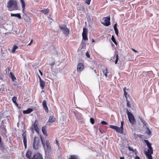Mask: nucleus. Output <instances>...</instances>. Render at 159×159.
<instances>
[{"label":"nucleus","mask_w":159,"mask_h":159,"mask_svg":"<svg viewBox=\"0 0 159 159\" xmlns=\"http://www.w3.org/2000/svg\"><path fill=\"white\" fill-rule=\"evenodd\" d=\"M7 7L8 10L10 11L17 10V1L15 0H10L7 2Z\"/></svg>","instance_id":"nucleus-1"},{"label":"nucleus","mask_w":159,"mask_h":159,"mask_svg":"<svg viewBox=\"0 0 159 159\" xmlns=\"http://www.w3.org/2000/svg\"><path fill=\"white\" fill-rule=\"evenodd\" d=\"M126 113L129 122L132 125H134L136 122V120L134 116L131 112L129 111L128 109H126Z\"/></svg>","instance_id":"nucleus-2"},{"label":"nucleus","mask_w":159,"mask_h":159,"mask_svg":"<svg viewBox=\"0 0 159 159\" xmlns=\"http://www.w3.org/2000/svg\"><path fill=\"white\" fill-rule=\"evenodd\" d=\"M41 138L43 146L44 148L45 152L48 153L51 150V147L49 142L47 140L46 141V144H45L44 143L41 137Z\"/></svg>","instance_id":"nucleus-3"},{"label":"nucleus","mask_w":159,"mask_h":159,"mask_svg":"<svg viewBox=\"0 0 159 159\" xmlns=\"http://www.w3.org/2000/svg\"><path fill=\"white\" fill-rule=\"evenodd\" d=\"M40 139L37 137H35L34 139L33 148L35 150L39 149V146Z\"/></svg>","instance_id":"nucleus-4"},{"label":"nucleus","mask_w":159,"mask_h":159,"mask_svg":"<svg viewBox=\"0 0 159 159\" xmlns=\"http://www.w3.org/2000/svg\"><path fill=\"white\" fill-rule=\"evenodd\" d=\"M59 27L61 30L63 32V34L66 36L68 35L69 33V30L65 25H61L59 26Z\"/></svg>","instance_id":"nucleus-5"},{"label":"nucleus","mask_w":159,"mask_h":159,"mask_svg":"<svg viewBox=\"0 0 159 159\" xmlns=\"http://www.w3.org/2000/svg\"><path fill=\"white\" fill-rule=\"evenodd\" d=\"M104 22H102L101 23L106 26H108L110 24V18L109 16L106 17L104 18Z\"/></svg>","instance_id":"nucleus-6"},{"label":"nucleus","mask_w":159,"mask_h":159,"mask_svg":"<svg viewBox=\"0 0 159 159\" xmlns=\"http://www.w3.org/2000/svg\"><path fill=\"white\" fill-rule=\"evenodd\" d=\"M87 29L85 28H84L83 29V32L82 34V36L83 39L84 40L87 41L88 40V38L87 35Z\"/></svg>","instance_id":"nucleus-7"},{"label":"nucleus","mask_w":159,"mask_h":159,"mask_svg":"<svg viewBox=\"0 0 159 159\" xmlns=\"http://www.w3.org/2000/svg\"><path fill=\"white\" fill-rule=\"evenodd\" d=\"M22 136L23 138V143L24 144L25 149L27 148V138L26 134L25 132H24L22 134Z\"/></svg>","instance_id":"nucleus-8"},{"label":"nucleus","mask_w":159,"mask_h":159,"mask_svg":"<svg viewBox=\"0 0 159 159\" xmlns=\"http://www.w3.org/2000/svg\"><path fill=\"white\" fill-rule=\"evenodd\" d=\"M84 69V66L82 63H79L77 65V70L78 72H81Z\"/></svg>","instance_id":"nucleus-9"},{"label":"nucleus","mask_w":159,"mask_h":159,"mask_svg":"<svg viewBox=\"0 0 159 159\" xmlns=\"http://www.w3.org/2000/svg\"><path fill=\"white\" fill-rule=\"evenodd\" d=\"M33 159H43L42 156L39 153H35L33 157Z\"/></svg>","instance_id":"nucleus-10"},{"label":"nucleus","mask_w":159,"mask_h":159,"mask_svg":"<svg viewBox=\"0 0 159 159\" xmlns=\"http://www.w3.org/2000/svg\"><path fill=\"white\" fill-rule=\"evenodd\" d=\"M42 104L43 109L45 110V111L48 113V109L46 101L45 100L43 101Z\"/></svg>","instance_id":"nucleus-11"},{"label":"nucleus","mask_w":159,"mask_h":159,"mask_svg":"<svg viewBox=\"0 0 159 159\" xmlns=\"http://www.w3.org/2000/svg\"><path fill=\"white\" fill-rule=\"evenodd\" d=\"M39 82L40 84V86L42 89H43L45 85V82L43 81L41 79V78L39 76Z\"/></svg>","instance_id":"nucleus-12"},{"label":"nucleus","mask_w":159,"mask_h":159,"mask_svg":"<svg viewBox=\"0 0 159 159\" xmlns=\"http://www.w3.org/2000/svg\"><path fill=\"white\" fill-rule=\"evenodd\" d=\"M123 128L121 127H117L116 131V132L119 133H120L122 134L123 133Z\"/></svg>","instance_id":"nucleus-13"},{"label":"nucleus","mask_w":159,"mask_h":159,"mask_svg":"<svg viewBox=\"0 0 159 159\" xmlns=\"http://www.w3.org/2000/svg\"><path fill=\"white\" fill-rule=\"evenodd\" d=\"M11 16L16 17L17 18H18L19 19H21V17L20 13L13 14L12 13H11Z\"/></svg>","instance_id":"nucleus-14"},{"label":"nucleus","mask_w":159,"mask_h":159,"mask_svg":"<svg viewBox=\"0 0 159 159\" xmlns=\"http://www.w3.org/2000/svg\"><path fill=\"white\" fill-rule=\"evenodd\" d=\"M34 130L37 132L38 133L39 132V129L38 127V123L36 121H35L34 123Z\"/></svg>","instance_id":"nucleus-15"},{"label":"nucleus","mask_w":159,"mask_h":159,"mask_svg":"<svg viewBox=\"0 0 159 159\" xmlns=\"http://www.w3.org/2000/svg\"><path fill=\"white\" fill-rule=\"evenodd\" d=\"M31 154L32 152L31 151H28L26 153L27 157L29 159H33V157L31 156Z\"/></svg>","instance_id":"nucleus-16"},{"label":"nucleus","mask_w":159,"mask_h":159,"mask_svg":"<svg viewBox=\"0 0 159 159\" xmlns=\"http://www.w3.org/2000/svg\"><path fill=\"white\" fill-rule=\"evenodd\" d=\"M69 159H80L78 156L76 155H71L69 156Z\"/></svg>","instance_id":"nucleus-17"},{"label":"nucleus","mask_w":159,"mask_h":159,"mask_svg":"<svg viewBox=\"0 0 159 159\" xmlns=\"http://www.w3.org/2000/svg\"><path fill=\"white\" fill-rule=\"evenodd\" d=\"M33 111L32 109L28 108L26 110H24L23 111V113L24 114H29L31 113Z\"/></svg>","instance_id":"nucleus-18"},{"label":"nucleus","mask_w":159,"mask_h":159,"mask_svg":"<svg viewBox=\"0 0 159 159\" xmlns=\"http://www.w3.org/2000/svg\"><path fill=\"white\" fill-rule=\"evenodd\" d=\"M153 149L152 147L148 148V152H146L147 154L152 155L153 154Z\"/></svg>","instance_id":"nucleus-19"},{"label":"nucleus","mask_w":159,"mask_h":159,"mask_svg":"<svg viewBox=\"0 0 159 159\" xmlns=\"http://www.w3.org/2000/svg\"><path fill=\"white\" fill-rule=\"evenodd\" d=\"M40 12L43 13L45 15H46L49 12V10L48 9H46L41 10L40 11Z\"/></svg>","instance_id":"nucleus-20"},{"label":"nucleus","mask_w":159,"mask_h":159,"mask_svg":"<svg viewBox=\"0 0 159 159\" xmlns=\"http://www.w3.org/2000/svg\"><path fill=\"white\" fill-rule=\"evenodd\" d=\"M117 25V23H116L114 25V30H115V33H116V34L117 36H118V30L117 28L116 27Z\"/></svg>","instance_id":"nucleus-21"},{"label":"nucleus","mask_w":159,"mask_h":159,"mask_svg":"<svg viewBox=\"0 0 159 159\" xmlns=\"http://www.w3.org/2000/svg\"><path fill=\"white\" fill-rule=\"evenodd\" d=\"M55 118L53 116H50L48 122L50 123H52L54 122L55 121Z\"/></svg>","instance_id":"nucleus-22"},{"label":"nucleus","mask_w":159,"mask_h":159,"mask_svg":"<svg viewBox=\"0 0 159 159\" xmlns=\"http://www.w3.org/2000/svg\"><path fill=\"white\" fill-rule=\"evenodd\" d=\"M42 131L43 133L45 135L47 136V133L46 131V126H44L42 128Z\"/></svg>","instance_id":"nucleus-23"},{"label":"nucleus","mask_w":159,"mask_h":159,"mask_svg":"<svg viewBox=\"0 0 159 159\" xmlns=\"http://www.w3.org/2000/svg\"><path fill=\"white\" fill-rule=\"evenodd\" d=\"M20 1L22 4V7L23 10L24 11L25 7V2L24 0H21Z\"/></svg>","instance_id":"nucleus-24"},{"label":"nucleus","mask_w":159,"mask_h":159,"mask_svg":"<svg viewBox=\"0 0 159 159\" xmlns=\"http://www.w3.org/2000/svg\"><path fill=\"white\" fill-rule=\"evenodd\" d=\"M102 72L104 74L106 77L107 78V73H108L107 68H106L105 70H103Z\"/></svg>","instance_id":"nucleus-25"},{"label":"nucleus","mask_w":159,"mask_h":159,"mask_svg":"<svg viewBox=\"0 0 159 159\" xmlns=\"http://www.w3.org/2000/svg\"><path fill=\"white\" fill-rule=\"evenodd\" d=\"M139 118L141 122L143 123L144 125H147V123L141 117L139 116Z\"/></svg>","instance_id":"nucleus-26"},{"label":"nucleus","mask_w":159,"mask_h":159,"mask_svg":"<svg viewBox=\"0 0 159 159\" xmlns=\"http://www.w3.org/2000/svg\"><path fill=\"white\" fill-rule=\"evenodd\" d=\"M18 48V46H17L16 45H14L12 48V49L11 50V52L12 53H14L16 51V50Z\"/></svg>","instance_id":"nucleus-27"},{"label":"nucleus","mask_w":159,"mask_h":159,"mask_svg":"<svg viewBox=\"0 0 159 159\" xmlns=\"http://www.w3.org/2000/svg\"><path fill=\"white\" fill-rule=\"evenodd\" d=\"M10 75L13 81H14L16 79L12 73L10 72Z\"/></svg>","instance_id":"nucleus-28"},{"label":"nucleus","mask_w":159,"mask_h":159,"mask_svg":"<svg viewBox=\"0 0 159 159\" xmlns=\"http://www.w3.org/2000/svg\"><path fill=\"white\" fill-rule=\"evenodd\" d=\"M144 141L148 148L152 147L151 143H149L148 140H145Z\"/></svg>","instance_id":"nucleus-29"},{"label":"nucleus","mask_w":159,"mask_h":159,"mask_svg":"<svg viewBox=\"0 0 159 159\" xmlns=\"http://www.w3.org/2000/svg\"><path fill=\"white\" fill-rule=\"evenodd\" d=\"M0 149L2 151H3L4 150V146L2 142L0 143Z\"/></svg>","instance_id":"nucleus-30"},{"label":"nucleus","mask_w":159,"mask_h":159,"mask_svg":"<svg viewBox=\"0 0 159 159\" xmlns=\"http://www.w3.org/2000/svg\"><path fill=\"white\" fill-rule=\"evenodd\" d=\"M111 40L116 45H117V43L115 40V38L113 35H112L111 38Z\"/></svg>","instance_id":"nucleus-31"},{"label":"nucleus","mask_w":159,"mask_h":159,"mask_svg":"<svg viewBox=\"0 0 159 159\" xmlns=\"http://www.w3.org/2000/svg\"><path fill=\"white\" fill-rule=\"evenodd\" d=\"M126 87H124L123 89V91L124 92V96L125 97L127 98L126 96L127 95V92L126 91Z\"/></svg>","instance_id":"nucleus-32"},{"label":"nucleus","mask_w":159,"mask_h":159,"mask_svg":"<svg viewBox=\"0 0 159 159\" xmlns=\"http://www.w3.org/2000/svg\"><path fill=\"white\" fill-rule=\"evenodd\" d=\"M147 130L146 131V133H147L148 135H150L151 134V131L148 127H147Z\"/></svg>","instance_id":"nucleus-33"},{"label":"nucleus","mask_w":159,"mask_h":159,"mask_svg":"<svg viewBox=\"0 0 159 159\" xmlns=\"http://www.w3.org/2000/svg\"><path fill=\"white\" fill-rule=\"evenodd\" d=\"M146 156L148 159H152L151 155L147 154V153H146Z\"/></svg>","instance_id":"nucleus-34"},{"label":"nucleus","mask_w":159,"mask_h":159,"mask_svg":"<svg viewBox=\"0 0 159 159\" xmlns=\"http://www.w3.org/2000/svg\"><path fill=\"white\" fill-rule=\"evenodd\" d=\"M117 126L114 125H110V128L114 129L115 130H116V129L117 128Z\"/></svg>","instance_id":"nucleus-35"},{"label":"nucleus","mask_w":159,"mask_h":159,"mask_svg":"<svg viewBox=\"0 0 159 159\" xmlns=\"http://www.w3.org/2000/svg\"><path fill=\"white\" fill-rule=\"evenodd\" d=\"M17 98L16 97H14L12 98V101L13 102L15 103L16 102Z\"/></svg>","instance_id":"nucleus-36"},{"label":"nucleus","mask_w":159,"mask_h":159,"mask_svg":"<svg viewBox=\"0 0 159 159\" xmlns=\"http://www.w3.org/2000/svg\"><path fill=\"white\" fill-rule=\"evenodd\" d=\"M90 123L93 125L94 123V119L93 118H90Z\"/></svg>","instance_id":"nucleus-37"},{"label":"nucleus","mask_w":159,"mask_h":159,"mask_svg":"<svg viewBox=\"0 0 159 159\" xmlns=\"http://www.w3.org/2000/svg\"><path fill=\"white\" fill-rule=\"evenodd\" d=\"M30 129L33 133L34 132V124L30 128Z\"/></svg>","instance_id":"nucleus-38"},{"label":"nucleus","mask_w":159,"mask_h":159,"mask_svg":"<svg viewBox=\"0 0 159 159\" xmlns=\"http://www.w3.org/2000/svg\"><path fill=\"white\" fill-rule=\"evenodd\" d=\"M91 0H85V2L88 5H89L90 4V2Z\"/></svg>","instance_id":"nucleus-39"},{"label":"nucleus","mask_w":159,"mask_h":159,"mask_svg":"<svg viewBox=\"0 0 159 159\" xmlns=\"http://www.w3.org/2000/svg\"><path fill=\"white\" fill-rule=\"evenodd\" d=\"M116 59L115 61V64H116L117 63L118 60V55H116Z\"/></svg>","instance_id":"nucleus-40"},{"label":"nucleus","mask_w":159,"mask_h":159,"mask_svg":"<svg viewBox=\"0 0 159 159\" xmlns=\"http://www.w3.org/2000/svg\"><path fill=\"white\" fill-rule=\"evenodd\" d=\"M101 123L103 125H107L108 124L107 123L104 121H102L101 122Z\"/></svg>","instance_id":"nucleus-41"},{"label":"nucleus","mask_w":159,"mask_h":159,"mask_svg":"<svg viewBox=\"0 0 159 159\" xmlns=\"http://www.w3.org/2000/svg\"><path fill=\"white\" fill-rule=\"evenodd\" d=\"M86 55L87 57H88L89 58H90V56L89 54V53L88 52H87L86 53Z\"/></svg>","instance_id":"nucleus-42"},{"label":"nucleus","mask_w":159,"mask_h":159,"mask_svg":"<svg viewBox=\"0 0 159 159\" xmlns=\"http://www.w3.org/2000/svg\"><path fill=\"white\" fill-rule=\"evenodd\" d=\"M127 106L128 107H130V103H129V102L128 101H127Z\"/></svg>","instance_id":"nucleus-43"},{"label":"nucleus","mask_w":159,"mask_h":159,"mask_svg":"<svg viewBox=\"0 0 159 159\" xmlns=\"http://www.w3.org/2000/svg\"><path fill=\"white\" fill-rule=\"evenodd\" d=\"M124 122L123 121H121V127L123 128Z\"/></svg>","instance_id":"nucleus-44"},{"label":"nucleus","mask_w":159,"mask_h":159,"mask_svg":"<svg viewBox=\"0 0 159 159\" xmlns=\"http://www.w3.org/2000/svg\"><path fill=\"white\" fill-rule=\"evenodd\" d=\"M3 78V76L1 74V73H0V80H2Z\"/></svg>","instance_id":"nucleus-45"},{"label":"nucleus","mask_w":159,"mask_h":159,"mask_svg":"<svg viewBox=\"0 0 159 159\" xmlns=\"http://www.w3.org/2000/svg\"><path fill=\"white\" fill-rule=\"evenodd\" d=\"M128 149H129V150L130 151H132L133 152V149L132 148H131L129 146L128 147Z\"/></svg>","instance_id":"nucleus-46"},{"label":"nucleus","mask_w":159,"mask_h":159,"mask_svg":"<svg viewBox=\"0 0 159 159\" xmlns=\"http://www.w3.org/2000/svg\"><path fill=\"white\" fill-rule=\"evenodd\" d=\"M55 64V62L53 61L52 62V63L50 64V65L52 66H53Z\"/></svg>","instance_id":"nucleus-47"},{"label":"nucleus","mask_w":159,"mask_h":159,"mask_svg":"<svg viewBox=\"0 0 159 159\" xmlns=\"http://www.w3.org/2000/svg\"><path fill=\"white\" fill-rule=\"evenodd\" d=\"M33 40L32 39L31 40V41H30V42L28 45L30 46V45H31V43L33 42Z\"/></svg>","instance_id":"nucleus-48"},{"label":"nucleus","mask_w":159,"mask_h":159,"mask_svg":"<svg viewBox=\"0 0 159 159\" xmlns=\"http://www.w3.org/2000/svg\"><path fill=\"white\" fill-rule=\"evenodd\" d=\"M39 71L41 75L42 76L43 75V73L40 70H39Z\"/></svg>","instance_id":"nucleus-49"},{"label":"nucleus","mask_w":159,"mask_h":159,"mask_svg":"<svg viewBox=\"0 0 159 159\" xmlns=\"http://www.w3.org/2000/svg\"><path fill=\"white\" fill-rule=\"evenodd\" d=\"M131 49H132V50L133 51H134V52H137V53H138V52L137 51H136L135 49H133V48H132Z\"/></svg>","instance_id":"nucleus-50"},{"label":"nucleus","mask_w":159,"mask_h":159,"mask_svg":"<svg viewBox=\"0 0 159 159\" xmlns=\"http://www.w3.org/2000/svg\"><path fill=\"white\" fill-rule=\"evenodd\" d=\"M135 159H140L139 157L136 156L135 157Z\"/></svg>","instance_id":"nucleus-51"},{"label":"nucleus","mask_w":159,"mask_h":159,"mask_svg":"<svg viewBox=\"0 0 159 159\" xmlns=\"http://www.w3.org/2000/svg\"><path fill=\"white\" fill-rule=\"evenodd\" d=\"M17 106V107H18V104L17 103V102H16V103H14Z\"/></svg>","instance_id":"nucleus-52"},{"label":"nucleus","mask_w":159,"mask_h":159,"mask_svg":"<svg viewBox=\"0 0 159 159\" xmlns=\"http://www.w3.org/2000/svg\"><path fill=\"white\" fill-rule=\"evenodd\" d=\"M94 71L96 74H97V71L96 70H94Z\"/></svg>","instance_id":"nucleus-53"},{"label":"nucleus","mask_w":159,"mask_h":159,"mask_svg":"<svg viewBox=\"0 0 159 159\" xmlns=\"http://www.w3.org/2000/svg\"><path fill=\"white\" fill-rule=\"evenodd\" d=\"M120 159H124V157H121L120 158Z\"/></svg>","instance_id":"nucleus-54"},{"label":"nucleus","mask_w":159,"mask_h":159,"mask_svg":"<svg viewBox=\"0 0 159 159\" xmlns=\"http://www.w3.org/2000/svg\"><path fill=\"white\" fill-rule=\"evenodd\" d=\"M1 142H2V139L1 136H0V143Z\"/></svg>","instance_id":"nucleus-55"},{"label":"nucleus","mask_w":159,"mask_h":159,"mask_svg":"<svg viewBox=\"0 0 159 159\" xmlns=\"http://www.w3.org/2000/svg\"><path fill=\"white\" fill-rule=\"evenodd\" d=\"M17 107H18V109H20L21 108V107H19V106H18Z\"/></svg>","instance_id":"nucleus-56"},{"label":"nucleus","mask_w":159,"mask_h":159,"mask_svg":"<svg viewBox=\"0 0 159 159\" xmlns=\"http://www.w3.org/2000/svg\"><path fill=\"white\" fill-rule=\"evenodd\" d=\"M47 124L48 125H50V124H48V122H47Z\"/></svg>","instance_id":"nucleus-57"},{"label":"nucleus","mask_w":159,"mask_h":159,"mask_svg":"<svg viewBox=\"0 0 159 159\" xmlns=\"http://www.w3.org/2000/svg\"><path fill=\"white\" fill-rule=\"evenodd\" d=\"M97 76H99V74H97Z\"/></svg>","instance_id":"nucleus-58"},{"label":"nucleus","mask_w":159,"mask_h":159,"mask_svg":"<svg viewBox=\"0 0 159 159\" xmlns=\"http://www.w3.org/2000/svg\"><path fill=\"white\" fill-rule=\"evenodd\" d=\"M92 42H94V40L93 39V40Z\"/></svg>","instance_id":"nucleus-59"}]
</instances>
